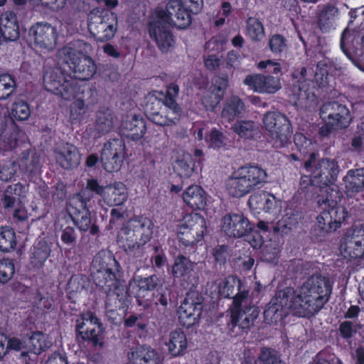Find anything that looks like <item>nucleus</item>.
Returning <instances> with one entry per match:
<instances>
[{
	"label": "nucleus",
	"instance_id": "a211bd4d",
	"mask_svg": "<svg viewBox=\"0 0 364 364\" xmlns=\"http://www.w3.org/2000/svg\"><path fill=\"white\" fill-rule=\"evenodd\" d=\"M76 328L82 338L92 341L95 346H102V325L92 313L82 314L77 321Z\"/></svg>",
	"mask_w": 364,
	"mask_h": 364
},
{
	"label": "nucleus",
	"instance_id": "ea45409f",
	"mask_svg": "<svg viewBox=\"0 0 364 364\" xmlns=\"http://www.w3.org/2000/svg\"><path fill=\"white\" fill-rule=\"evenodd\" d=\"M18 130L13 124L0 131V150L7 151L13 149L16 145Z\"/></svg>",
	"mask_w": 364,
	"mask_h": 364
},
{
	"label": "nucleus",
	"instance_id": "a878e982",
	"mask_svg": "<svg viewBox=\"0 0 364 364\" xmlns=\"http://www.w3.org/2000/svg\"><path fill=\"white\" fill-rule=\"evenodd\" d=\"M194 134L198 141H202L205 134V140L210 148L220 149L226 145L227 138L215 128L210 129L208 124L195 127Z\"/></svg>",
	"mask_w": 364,
	"mask_h": 364
},
{
	"label": "nucleus",
	"instance_id": "39448f33",
	"mask_svg": "<svg viewBox=\"0 0 364 364\" xmlns=\"http://www.w3.org/2000/svg\"><path fill=\"white\" fill-rule=\"evenodd\" d=\"M115 265L116 260L109 252H100L92 261L93 279L96 284L105 291H113L114 294L119 296L124 285L117 279L114 272Z\"/></svg>",
	"mask_w": 364,
	"mask_h": 364
},
{
	"label": "nucleus",
	"instance_id": "13d9d810",
	"mask_svg": "<svg viewBox=\"0 0 364 364\" xmlns=\"http://www.w3.org/2000/svg\"><path fill=\"white\" fill-rule=\"evenodd\" d=\"M124 156L107 157V159L101 157L103 166L108 172L119 171L122 165Z\"/></svg>",
	"mask_w": 364,
	"mask_h": 364
},
{
	"label": "nucleus",
	"instance_id": "79ce46f5",
	"mask_svg": "<svg viewBox=\"0 0 364 364\" xmlns=\"http://www.w3.org/2000/svg\"><path fill=\"white\" fill-rule=\"evenodd\" d=\"M125 146L120 139H114L105 144L102 151L101 157L107 159V157L124 156Z\"/></svg>",
	"mask_w": 364,
	"mask_h": 364
},
{
	"label": "nucleus",
	"instance_id": "680f3d73",
	"mask_svg": "<svg viewBox=\"0 0 364 364\" xmlns=\"http://www.w3.org/2000/svg\"><path fill=\"white\" fill-rule=\"evenodd\" d=\"M294 142L297 150L301 154L308 152V148L311 144V141L304 134L296 132L294 136Z\"/></svg>",
	"mask_w": 364,
	"mask_h": 364
},
{
	"label": "nucleus",
	"instance_id": "9d476101",
	"mask_svg": "<svg viewBox=\"0 0 364 364\" xmlns=\"http://www.w3.org/2000/svg\"><path fill=\"white\" fill-rule=\"evenodd\" d=\"M60 68H55L46 72L44 76V86L46 89L58 96L63 101L74 100L78 92L76 83L71 80Z\"/></svg>",
	"mask_w": 364,
	"mask_h": 364
},
{
	"label": "nucleus",
	"instance_id": "37998d69",
	"mask_svg": "<svg viewBox=\"0 0 364 364\" xmlns=\"http://www.w3.org/2000/svg\"><path fill=\"white\" fill-rule=\"evenodd\" d=\"M81 206L82 207V210L77 213L73 210L74 208L72 205L68 208V211L70 215H73V221L78 228L82 231H87L91 225L90 213L88 210L86 209L82 202L81 203Z\"/></svg>",
	"mask_w": 364,
	"mask_h": 364
},
{
	"label": "nucleus",
	"instance_id": "0eeeda50",
	"mask_svg": "<svg viewBox=\"0 0 364 364\" xmlns=\"http://www.w3.org/2000/svg\"><path fill=\"white\" fill-rule=\"evenodd\" d=\"M319 115L323 122L318 131L321 136H328L333 131L346 129L351 122L349 109L336 101L324 103L320 108Z\"/></svg>",
	"mask_w": 364,
	"mask_h": 364
},
{
	"label": "nucleus",
	"instance_id": "774afa93",
	"mask_svg": "<svg viewBox=\"0 0 364 364\" xmlns=\"http://www.w3.org/2000/svg\"><path fill=\"white\" fill-rule=\"evenodd\" d=\"M25 203H17L14 208H10L13 210L14 217L19 220H25L28 218L29 213L24 205Z\"/></svg>",
	"mask_w": 364,
	"mask_h": 364
},
{
	"label": "nucleus",
	"instance_id": "20e7f679",
	"mask_svg": "<svg viewBox=\"0 0 364 364\" xmlns=\"http://www.w3.org/2000/svg\"><path fill=\"white\" fill-rule=\"evenodd\" d=\"M90 51V45L83 42L69 44L58 52V63L66 65L75 78L87 80L97 72L95 61L87 55Z\"/></svg>",
	"mask_w": 364,
	"mask_h": 364
},
{
	"label": "nucleus",
	"instance_id": "aec40b11",
	"mask_svg": "<svg viewBox=\"0 0 364 364\" xmlns=\"http://www.w3.org/2000/svg\"><path fill=\"white\" fill-rule=\"evenodd\" d=\"M228 86L227 77L215 76L212 80L211 87L205 91L202 103L208 110H213L220 103Z\"/></svg>",
	"mask_w": 364,
	"mask_h": 364
},
{
	"label": "nucleus",
	"instance_id": "ddd939ff",
	"mask_svg": "<svg viewBox=\"0 0 364 364\" xmlns=\"http://www.w3.org/2000/svg\"><path fill=\"white\" fill-rule=\"evenodd\" d=\"M340 249L344 257L350 259H364V223L353 227L342 236Z\"/></svg>",
	"mask_w": 364,
	"mask_h": 364
},
{
	"label": "nucleus",
	"instance_id": "4d7b16f0",
	"mask_svg": "<svg viewBox=\"0 0 364 364\" xmlns=\"http://www.w3.org/2000/svg\"><path fill=\"white\" fill-rule=\"evenodd\" d=\"M267 174L266 171L257 166L252 165V191L256 187L260 188V185L267 182Z\"/></svg>",
	"mask_w": 364,
	"mask_h": 364
},
{
	"label": "nucleus",
	"instance_id": "8fccbe9b",
	"mask_svg": "<svg viewBox=\"0 0 364 364\" xmlns=\"http://www.w3.org/2000/svg\"><path fill=\"white\" fill-rule=\"evenodd\" d=\"M15 87V81L11 75H0V100L7 99L14 92Z\"/></svg>",
	"mask_w": 364,
	"mask_h": 364
},
{
	"label": "nucleus",
	"instance_id": "f257e3e1",
	"mask_svg": "<svg viewBox=\"0 0 364 364\" xmlns=\"http://www.w3.org/2000/svg\"><path fill=\"white\" fill-rule=\"evenodd\" d=\"M316 154L311 153L304 163L303 167L307 174L301 176L300 188L303 192L311 186L326 188L325 196H318L317 203L322 211L317 216V223L321 232L328 233L338 229L348 213L345 207L338 204L337 198L341 200V192L331 188L337 181L340 171L338 161L330 158L316 161Z\"/></svg>",
	"mask_w": 364,
	"mask_h": 364
},
{
	"label": "nucleus",
	"instance_id": "4be33fe9",
	"mask_svg": "<svg viewBox=\"0 0 364 364\" xmlns=\"http://www.w3.org/2000/svg\"><path fill=\"white\" fill-rule=\"evenodd\" d=\"M202 308L200 302H194L190 297L186 298L178 312L180 323L187 328L198 323Z\"/></svg>",
	"mask_w": 364,
	"mask_h": 364
},
{
	"label": "nucleus",
	"instance_id": "338daca9",
	"mask_svg": "<svg viewBox=\"0 0 364 364\" xmlns=\"http://www.w3.org/2000/svg\"><path fill=\"white\" fill-rule=\"evenodd\" d=\"M27 342L26 341L17 338V337H13L9 338L7 341V346L6 347V350H21L23 349L26 348L27 349Z\"/></svg>",
	"mask_w": 364,
	"mask_h": 364
},
{
	"label": "nucleus",
	"instance_id": "f8f14e48",
	"mask_svg": "<svg viewBox=\"0 0 364 364\" xmlns=\"http://www.w3.org/2000/svg\"><path fill=\"white\" fill-rule=\"evenodd\" d=\"M206 230L205 219L198 213L186 215L178 224L177 236L184 245H193L200 241Z\"/></svg>",
	"mask_w": 364,
	"mask_h": 364
},
{
	"label": "nucleus",
	"instance_id": "7c9ffc66",
	"mask_svg": "<svg viewBox=\"0 0 364 364\" xmlns=\"http://www.w3.org/2000/svg\"><path fill=\"white\" fill-rule=\"evenodd\" d=\"M343 181L348 197L364 191V168L348 170Z\"/></svg>",
	"mask_w": 364,
	"mask_h": 364
},
{
	"label": "nucleus",
	"instance_id": "5701e85b",
	"mask_svg": "<svg viewBox=\"0 0 364 364\" xmlns=\"http://www.w3.org/2000/svg\"><path fill=\"white\" fill-rule=\"evenodd\" d=\"M249 220L242 215H225L222 220L221 230L230 237H242L249 228Z\"/></svg>",
	"mask_w": 364,
	"mask_h": 364
},
{
	"label": "nucleus",
	"instance_id": "f03ea898",
	"mask_svg": "<svg viewBox=\"0 0 364 364\" xmlns=\"http://www.w3.org/2000/svg\"><path fill=\"white\" fill-rule=\"evenodd\" d=\"M200 9L199 0H170L165 6H157L152 11L148 24L151 39L161 52L172 51L175 38L170 25L187 28L191 23V14L198 13Z\"/></svg>",
	"mask_w": 364,
	"mask_h": 364
},
{
	"label": "nucleus",
	"instance_id": "de8ad7c7",
	"mask_svg": "<svg viewBox=\"0 0 364 364\" xmlns=\"http://www.w3.org/2000/svg\"><path fill=\"white\" fill-rule=\"evenodd\" d=\"M258 360L259 364H286L276 350L265 347L262 348Z\"/></svg>",
	"mask_w": 364,
	"mask_h": 364
},
{
	"label": "nucleus",
	"instance_id": "49530a36",
	"mask_svg": "<svg viewBox=\"0 0 364 364\" xmlns=\"http://www.w3.org/2000/svg\"><path fill=\"white\" fill-rule=\"evenodd\" d=\"M11 114L18 120H26L31 115V109L26 102L16 100L11 108Z\"/></svg>",
	"mask_w": 364,
	"mask_h": 364
},
{
	"label": "nucleus",
	"instance_id": "6e6552de",
	"mask_svg": "<svg viewBox=\"0 0 364 364\" xmlns=\"http://www.w3.org/2000/svg\"><path fill=\"white\" fill-rule=\"evenodd\" d=\"M263 123L270 134L273 148L281 149L291 142V124L284 114L280 112H269L264 116Z\"/></svg>",
	"mask_w": 364,
	"mask_h": 364
},
{
	"label": "nucleus",
	"instance_id": "b1692460",
	"mask_svg": "<svg viewBox=\"0 0 364 364\" xmlns=\"http://www.w3.org/2000/svg\"><path fill=\"white\" fill-rule=\"evenodd\" d=\"M128 359L132 364H162L159 353L149 346H139L130 349Z\"/></svg>",
	"mask_w": 364,
	"mask_h": 364
},
{
	"label": "nucleus",
	"instance_id": "473e14b6",
	"mask_svg": "<svg viewBox=\"0 0 364 364\" xmlns=\"http://www.w3.org/2000/svg\"><path fill=\"white\" fill-rule=\"evenodd\" d=\"M0 28L6 40L12 41L18 38L19 26L16 15L13 12L6 11L0 17Z\"/></svg>",
	"mask_w": 364,
	"mask_h": 364
},
{
	"label": "nucleus",
	"instance_id": "c9c22d12",
	"mask_svg": "<svg viewBox=\"0 0 364 364\" xmlns=\"http://www.w3.org/2000/svg\"><path fill=\"white\" fill-rule=\"evenodd\" d=\"M195 162L191 154L183 151L175 161L173 168L181 177L189 178L195 171Z\"/></svg>",
	"mask_w": 364,
	"mask_h": 364
},
{
	"label": "nucleus",
	"instance_id": "dca6fc26",
	"mask_svg": "<svg viewBox=\"0 0 364 364\" xmlns=\"http://www.w3.org/2000/svg\"><path fill=\"white\" fill-rule=\"evenodd\" d=\"M157 281L158 279L156 276L145 278L139 276L136 277L129 282L128 289L125 291L124 289V290L121 289L119 291L120 296H117V297L119 299V301H122L123 303H125L127 299H124L123 293L124 292L126 296H133L136 297L139 305L148 306L149 304H144L141 299L148 296L149 293L156 288Z\"/></svg>",
	"mask_w": 364,
	"mask_h": 364
},
{
	"label": "nucleus",
	"instance_id": "3c124183",
	"mask_svg": "<svg viewBox=\"0 0 364 364\" xmlns=\"http://www.w3.org/2000/svg\"><path fill=\"white\" fill-rule=\"evenodd\" d=\"M314 361L315 364H343L342 360L328 348L318 352L316 355Z\"/></svg>",
	"mask_w": 364,
	"mask_h": 364
},
{
	"label": "nucleus",
	"instance_id": "052dcab7",
	"mask_svg": "<svg viewBox=\"0 0 364 364\" xmlns=\"http://www.w3.org/2000/svg\"><path fill=\"white\" fill-rule=\"evenodd\" d=\"M16 172V165L13 161H8L0 166V179L8 181L13 178Z\"/></svg>",
	"mask_w": 364,
	"mask_h": 364
},
{
	"label": "nucleus",
	"instance_id": "bf43d9fd",
	"mask_svg": "<svg viewBox=\"0 0 364 364\" xmlns=\"http://www.w3.org/2000/svg\"><path fill=\"white\" fill-rule=\"evenodd\" d=\"M338 332L342 338L349 341L356 333V329L354 328L352 321H344L340 323Z\"/></svg>",
	"mask_w": 364,
	"mask_h": 364
},
{
	"label": "nucleus",
	"instance_id": "c03bdc74",
	"mask_svg": "<svg viewBox=\"0 0 364 364\" xmlns=\"http://www.w3.org/2000/svg\"><path fill=\"white\" fill-rule=\"evenodd\" d=\"M16 245V234L14 230L8 227L0 228V250L9 252Z\"/></svg>",
	"mask_w": 364,
	"mask_h": 364
},
{
	"label": "nucleus",
	"instance_id": "72a5a7b5",
	"mask_svg": "<svg viewBox=\"0 0 364 364\" xmlns=\"http://www.w3.org/2000/svg\"><path fill=\"white\" fill-rule=\"evenodd\" d=\"M168 352L173 356H179L185 353L188 346L186 336L181 330H175L170 333L166 343Z\"/></svg>",
	"mask_w": 364,
	"mask_h": 364
},
{
	"label": "nucleus",
	"instance_id": "4c0bfd02",
	"mask_svg": "<svg viewBox=\"0 0 364 364\" xmlns=\"http://www.w3.org/2000/svg\"><path fill=\"white\" fill-rule=\"evenodd\" d=\"M304 219V213L301 208L298 205L289 204L285 209V214L282 217L280 225L291 230L296 228Z\"/></svg>",
	"mask_w": 364,
	"mask_h": 364
},
{
	"label": "nucleus",
	"instance_id": "393cba45",
	"mask_svg": "<svg viewBox=\"0 0 364 364\" xmlns=\"http://www.w3.org/2000/svg\"><path fill=\"white\" fill-rule=\"evenodd\" d=\"M114 128V115L109 110L100 112L97 117L95 130L87 128L83 132V137L87 139H96L111 132Z\"/></svg>",
	"mask_w": 364,
	"mask_h": 364
},
{
	"label": "nucleus",
	"instance_id": "a19ab883",
	"mask_svg": "<svg viewBox=\"0 0 364 364\" xmlns=\"http://www.w3.org/2000/svg\"><path fill=\"white\" fill-rule=\"evenodd\" d=\"M268 47L275 56L281 57L288 50V40L283 35L273 34L269 36Z\"/></svg>",
	"mask_w": 364,
	"mask_h": 364
},
{
	"label": "nucleus",
	"instance_id": "bb28decb",
	"mask_svg": "<svg viewBox=\"0 0 364 364\" xmlns=\"http://www.w3.org/2000/svg\"><path fill=\"white\" fill-rule=\"evenodd\" d=\"M120 132L133 140L140 139L146 132L144 119L135 114L127 116L121 124Z\"/></svg>",
	"mask_w": 364,
	"mask_h": 364
},
{
	"label": "nucleus",
	"instance_id": "09e8293b",
	"mask_svg": "<svg viewBox=\"0 0 364 364\" xmlns=\"http://www.w3.org/2000/svg\"><path fill=\"white\" fill-rule=\"evenodd\" d=\"M154 104L157 107L162 106L163 113H165V115L167 117L169 121V126L175 124L178 120L181 115V109L176 104L171 102V106H168L157 99H154Z\"/></svg>",
	"mask_w": 364,
	"mask_h": 364
},
{
	"label": "nucleus",
	"instance_id": "f704fd0d",
	"mask_svg": "<svg viewBox=\"0 0 364 364\" xmlns=\"http://www.w3.org/2000/svg\"><path fill=\"white\" fill-rule=\"evenodd\" d=\"M52 342L47 334L40 331L33 332L28 338L27 349L36 355H39L49 348Z\"/></svg>",
	"mask_w": 364,
	"mask_h": 364
},
{
	"label": "nucleus",
	"instance_id": "412c9836",
	"mask_svg": "<svg viewBox=\"0 0 364 364\" xmlns=\"http://www.w3.org/2000/svg\"><path fill=\"white\" fill-rule=\"evenodd\" d=\"M255 201V209H260L268 214L269 220L276 219L282 211V202L273 194L263 191L258 196L252 194V201Z\"/></svg>",
	"mask_w": 364,
	"mask_h": 364
},
{
	"label": "nucleus",
	"instance_id": "0e129e2a",
	"mask_svg": "<svg viewBox=\"0 0 364 364\" xmlns=\"http://www.w3.org/2000/svg\"><path fill=\"white\" fill-rule=\"evenodd\" d=\"M151 109H152L150 107V105H147L146 110L149 112V117L154 123L161 126H169V121L165 115V113H163V110H161V113H159L158 112L152 111ZM161 109H163L162 107Z\"/></svg>",
	"mask_w": 364,
	"mask_h": 364
},
{
	"label": "nucleus",
	"instance_id": "603ef678",
	"mask_svg": "<svg viewBox=\"0 0 364 364\" xmlns=\"http://www.w3.org/2000/svg\"><path fill=\"white\" fill-rule=\"evenodd\" d=\"M257 67L270 75H274L273 77H279L281 79L283 75L282 65L279 62L272 60H262L258 63Z\"/></svg>",
	"mask_w": 364,
	"mask_h": 364
},
{
	"label": "nucleus",
	"instance_id": "c85d7f7f",
	"mask_svg": "<svg viewBox=\"0 0 364 364\" xmlns=\"http://www.w3.org/2000/svg\"><path fill=\"white\" fill-rule=\"evenodd\" d=\"M56 161L65 168L76 167L80 162L81 156L77 149L66 144L58 148L55 153Z\"/></svg>",
	"mask_w": 364,
	"mask_h": 364
},
{
	"label": "nucleus",
	"instance_id": "6ab92c4d",
	"mask_svg": "<svg viewBox=\"0 0 364 364\" xmlns=\"http://www.w3.org/2000/svg\"><path fill=\"white\" fill-rule=\"evenodd\" d=\"M250 168L243 166L237 170L225 182L228 193L232 197H242L249 193Z\"/></svg>",
	"mask_w": 364,
	"mask_h": 364
},
{
	"label": "nucleus",
	"instance_id": "2f4dec72",
	"mask_svg": "<svg viewBox=\"0 0 364 364\" xmlns=\"http://www.w3.org/2000/svg\"><path fill=\"white\" fill-rule=\"evenodd\" d=\"M183 200L188 206L195 210H203L207 205V196L199 186H189L183 193Z\"/></svg>",
	"mask_w": 364,
	"mask_h": 364
},
{
	"label": "nucleus",
	"instance_id": "4468645a",
	"mask_svg": "<svg viewBox=\"0 0 364 364\" xmlns=\"http://www.w3.org/2000/svg\"><path fill=\"white\" fill-rule=\"evenodd\" d=\"M294 293L293 287H286L277 291L275 296L272 299L268 306L264 309V321L272 325L280 321L284 316V308H287L294 313V306H291V296Z\"/></svg>",
	"mask_w": 364,
	"mask_h": 364
},
{
	"label": "nucleus",
	"instance_id": "58836bf2",
	"mask_svg": "<svg viewBox=\"0 0 364 364\" xmlns=\"http://www.w3.org/2000/svg\"><path fill=\"white\" fill-rule=\"evenodd\" d=\"M50 252V248L45 242H39L31 250V265L34 268L42 267L49 257Z\"/></svg>",
	"mask_w": 364,
	"mask_h": 364
},
{
	"label": "nucleus",
	"instance_id": "1a4fd4ad",
	"mask_svg": "<svg viewBox=\"0 0 364 364\" xmlns=\"http://www.w3.org/2000/svg\"><path fill=\"white\" fill-rule=\"evenodd\" d=\"M235 289L240 292L233 300L232 322L234 325L247 331L250 328L249 315L245 311H241V306L247 299V293L241 291L240 280L233 276L228 277L220 286L218 292L224 297H229L233 294Z\"/></svg>",
	"mask_w": 364,
	"mask_h": 364
},
{
	"label": "nucleus",
	"instance_id": "e2e57ef3",
	"mask_svg": "<svg viewBox=\"0 0 364 364\" xmlns=\"http://www.w3.org/2000/svg\"><path fill=\"white\" fill-rule=\"evenodd\" d=\"M328 65L326 63L319 61L317 64L315 73V78L317 82H319V84L321 85H324L328 82Z\"/></svg>",
	"mask_w": 364,
	"mask_h": 364
},
{
	"label": "nucleus",
	"instance_id": "cd10ccee",
	"mask_svg": "<svg viewBox=\"0 0 364 364\" xmlns=\"http://www.w3.org/2000/svg\"><path fill=\"white\" fill-rule=\"evenodd\" d=\"M282 88L279 77L262 74L252 75V89L260 93L274 94Z\"/></svg>",
	"mask_w": 364,
	"mask_h": 364
},
{
	"label": "nucleus",
	"instance_id": "2eb2a0df",
	"mask_svg": "<svg viewBox=\"0 0 364 364\" xmlns=\"http://www.w3.org/2000/svg\"><path fill=\"white\" fill-rule=\"evenodd\" d=\"M87 188L100 195L104 202L110 206L122 205L128 196L126 186L120 182L101 187L96 180L90 179Z\"/></svg>",
	"mask_w": 364,
	"mask_h": 364
},
{
	"label": "nucleus",
	"instance_id": "e433bc0d",
	"mask_svg": "<svg viewBox=\"0 0 364 364\" xmlns=\"http://www.w3.org/2000/svg\"><path fill=\"white\" fill-rule=\"evenodd\" d=\"M193 268L194 263L189 259L183 256H178L175 259L171 273L175 277L189 282Z\"/></svg>",
	"mask_w": 364,
	"mask_h": 364
},
{
	"label": "nucleus",
	"instance_id": "a18cd8bd",
	"mask_svg": "<svg viewBox=\"0 0 364 364\" xmlns=\"http://www.w3.org/2000/svg\"><path fill=\"white\" fill-rule=\"evenodd\" d=\"M243 110V103L238 98L234 97L228 101L223 108L222 116L232 120Z\"/></svg>",
	"mask_w": 364,
	"mask_h": 364
},
{
	"label": "nucleus",
	"instance_id": "f3484780",
	"mask_svg": "<svg viewBox=\"0 0 364 364\" xmlns=\"http://www.w3.org/2000/svg\"><path fill=\"white\" fill-rule=\"evenodd\" d=\"M29 36L38 48L50 50L56 46L58 31L51 24L40 22L30 28Z\"/></svg>",
	"mask_w": 364,
	"mask_h": 364
},
{
	"label": "nucleus",
	"instance_id": "7ed1b4c3",
	"mask_svg": "<svg viewBox=\"0 0 364 364\" xmlns=\"http://www.w3.org/2000/svg\"><path fill=\"white\" fill-rule=\"evenodd\" d=\"M332 285L326 277L313 274L301 287L294 289L291 306L294 314L299 317L314 316L329 301Z\"/></svg>",
	"mask_w": 364,
	"mask_h": 364
},
{
	"label": "nucleus",
	"instance_id": "c756f323",
	"mask_svg": "<svg viewBox=\"0 0 364 364\" xmlns=\"http://www.w3.org/2000/svg\"><path fill=\"white\" fill-rule=\"evenodd\" d=\"M28 187L21 183L9 186L1 198V203L6 209L14 208L15 205L26 202Z\"/></svg>",
	"mask_w": 364,
	"mask_h": 364
},
{
	"label": "nucleus",
	"instance_id": "6e6d98bb",
	"mask_svg": "<svg viewBox=\"0 0 364 364\" xmlns=\"http://www.w3.org/2000/svg\"><path fill=\"white\" fill-rule=\"evenodd\" d=\"M85 112V104L82 100H75L70 106L69 119L71 123L79 122Z\"/></svg>",
	"mask_w": 364,
	"mask_h": 364
},
{
	"label": "nucleus",
	"instance_id": "9b49d317",
	"mask_svg": "<svg viewBox=\"0 0 364 364\" xmlns=\"http://www.w3.org/2000/svg\"><path fill=\"white\" fill-rule=\"evenodd\" d=\"M88 29L97 40H109L117 30V17L112 12L93 9L88 16Z\"/></svg>",
	"mask_w": 364,
	"mask_h": 364
},
{
	"label": "nucleus",
	"instance_id": "864d4df0",
	"mask_svg": "<svg viewBox=\"0 0 364 364\" xmlns=\"http://www.w3.org/2000/svg\"><path fill=\"white\" fill-rule=\"evenodd\" d=\"M333 9L330 6L324 8L318 16V25L323 32L328 31L333 23V15L331 14Z\"/></svg>",
	"mask_w": 364,
	"mask_h": 364
},
{
	"label": "nucleus",
	"instance_id": "69168bd1",
	"mask_svg": "<svg viewBox=\"0 0 364 364\" xmlns=\"http://www.w3.org/2000/svg\"><path fill=\"white\" fill-rule=\"evenodd\" d=\"M264 36L263 24L257 19L252 21V41H261Z\"/></svg>",
	"mask_w": 364,
	"mask_h": 364
},
{
	"label": "nucleus",
	"instance_id": "423d86ee",
	"mask_svg": "<svg viewBox=\"0 0 364 364\" xmlns=\"http://www.w3.org/2000/svg\"><path fill=\"white\" fill-rule=\"evenodd\" d=\"M152 233L149 220L132 219L119 232L117 242L125 250H134L146 245L151 240Z\"/></svg>",
	"mask_w": 364,
	"mask_h": 364
},
{
	"label": "nucleus",
	"instance_id": "5fc2aeb1",
	"mask_svg": "<svg viewBox=\"0 0 364 364\" xmlns=\"http://www.w3.org/2000/svg\"><path fill=\"white\" fill-rule=\"evenodd\" d=\"M15 272L14 262L10 259L0 261V282L4 284L8 282Z\"/></svg>",
	"mask_w": 364,
	"mask_h": 364
}]
</instances>
